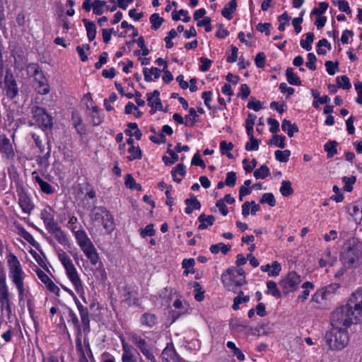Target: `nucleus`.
I'll list each match as a JSON object with an SVG mask.
<instances>
[{"mask_svg":"<svg viewBox=\"0 0 362 362\" xmlns=\"http://www.w3.org/2000/svg\"><path fill=\"white\" fill-rule=\"evenodd\" d=\"M340 259L348 268L357 267L362 264V243L352 238L346 240L341 249Z\"/></svg>","mask_w":362,"mask_h":362,"instance_id":"1","label":"nucleus"},{"mask_svg":"<svg viewBox=\"0 0 362 362\" xmlns=\"http://www.w3.org/2000/svg\"><path fill=\"white\" fill-rule=\"evenodd\" d=\"M58 258L64 266L66 274L73 284L76 292L80 296L83 300L86 303L84 296L85 292L83 285L72 260L66 254V252L62 250L58 253Z\"/></svg>","mask_w":362,"mask_h":362,"instance_id":"2","label":"nucleus"},{"mask_svg":"<svg viewBox=\"0 0 362 362\" xmlns=\"http://www.w3.org/2000/svg\"><path fill=\"white\" fill-rule=\"evenodd\" d=\"M332 325L336 327L348 328L354 323H360L356 315L348 303L337 308L331 315Z\"/></svg>","mask_w":362,"mask_h":362,"instance_id":"3","label":"nucleus"},{"mask_svg":"<svg viewBox=\"0 0 362 362\" xmlns=\"http://www.w3.org/2000/svg\"><path fill=\"white\" fill-rule=\"evenodd\" d=\"M221 279L228 291H233L235 288L246 284L244 270L235 267L228 269L222 274Z\"/></svg>","mask_w":362,"mask_h":362,"instance_id":"4","label":"nucleus"},{"mask_svg":"<svg viewBox=\"0 0 362 362\" xmlns=\"http://www.w3.org/2000/svg\"><path fill=\"white\" fill-rule=\"evenodd\" d=\"M325 339L330 349L340 350L348 344L349 338L346 329L334 327L326 333Z\"/></svg>","mask_w":362,"mask_h":362,"instance_id":"5","label":"nucleus"},{"mask_svg":"<svg viewBox=\"0 0 362 362\" xmlns=\"http://www.w3.org/2000/svg\"><path fill=\"white\" fill-rule=\"evenodd\" d=\"M7 262L9 268V276L16 286L19 296L23 298L24 292L23 281L24 272L22 269L20 262L13 254H10L8 257Z\"/></svg>","mask_w":362,"mask_h":362,"instance_id":"6","label":"nucleus"},{"mask_svg":"<svg viewBox=\"0 0 362 362\" xmlns=\"http://www.w3.org/2000/svg\"><path fill=\"white\" fill-rule=\"evenodd\" d=\"M91 220L96 224L103 226L107 233L115 229L114 218L110 211L105 207H95L90 214Z\"/></svg>","mask_w":362,"mask_h":362,"instance_id":"7","label":"nucleus"},{"mask_svg":"<svg viewBox=\"0 0 362 362\" xmlns=\"http://www.w3.org/2000/svg\"><path fill=\"white\" fill-rule=\"evenodd\" d=\"M302 281L301 276L296 272H290L279 282L283 293L287 296L298 289Z\"/></svg>","mask_w":362,"mask_h":362,"instance_id":"8","label":"nucleus"},{"mask_svg":"<svg viewBox=\"0 0 362 362\" xmlns=\"http://www.w3.org/2000/svg\"><path fill=\"white\" fill-rule=\"evenodd\" d=\"M31 113L37 126L44 129L52 128V118L45 109L34 105L31 107Z\"/></svg>","mask_w":362,"mask_h":362,"instance_id":"9","label":"nucleus"},{"mask_svg":"<svg viewBox=\"0 0 362 362\" xmlns=\"http://www.w3.org/2000/svg\"><path fill=\"white\" fill-rule=\"evenodd\" d=\"M346 303L354 312L359 322H362V288H359L353 292Z\"/></svg>","mask_w":362,"mask_h":362,"instance_id":"10","label":"nucleus"},{"mask_svg":"<svg viewBox=\"0 0 362 362\" xmlns=\"http://www.w3.org/2000/svg\"><path fill=\"white\" fill-rule=\"evenodd\" d=\"M16 192L18 197V204L23 212L30 215L35 207V204L32 202L31 198L25 188L21 185L17 186Z\"/></svg>","mask_w":362,"mask_h":362,"instance_id":"11","label":"nucleus"},{"mask_svg":"<svg viewBox=\"0 0 362 362\" xmlns=\"http://www.w3.org/2000/svg\"><path fill=\"white\" fill-rule=\"evenodd\" d=\"M4 83L6 95L11 100L14 99L18 95L19 90L17 81L10 70L6 71Z\"/></svg>","mask_w":362,"mask_h":362,"instance_id":"12","label":"nucleus"},{"mask_svg":"<svg viewBox=\"0 0 362 362\" xmlns=\"http://www.w3.org/2000/svg\"><path fill=\"white\" fill-rule=\"evenodd\" d=\"M132 341L136 346L143 355L149 361L155 362V356L146 340L136 333L130 335Z\"/></svg>","mask_w":362,"mask_h":362,"instance_id":"13","label":"nucleus"},{"mask_svg":"<svg viewBox=\"0 0 362 362\" xmlns=\"http://www.w3.org/2000/svg\"><path fill=\"white\" fill-rule=\"evenodd\" d=\"M0 304L1 308L11 311L9 293L6 284V276L3 272H0Z\"/></svg>","mask_w":362,"mask_h":362,"instance_id":"14","label":"nucleus"},{"mask_svg":"<svg viewBox=\"0 0 362 362\" xmlns=\"http://www.w3.org/2000/svg\"><path fill=\"white\" fill-rule=\"evenodd\" d=\"M161 356L165 362H185V361L175 352L172 344H167Z\"/></svg>","mask_w":362,"mask_h":362,"instance_id":"15","label":"nucleus"},{"mask_svg":"<svg viewBox=\"0 0 362 362\" xmlns=\"http://www.w3.org/2000/svg\"><path fill=\"white\" fill-rule=\"evenodd\" d=\"M36 274L37 277L43 282L47 288L54 293H58L59 292V287L49 279V277L41 269H37L36 271Z\"/></svg>","mask_w":362,"mask_h":362,"instance_id":"16","label":"nucleus"},{"mask_svg":"<svg viewBox=\"0 0 362 362\" xmlns=\"http://www.w3.org/2000/svg\"><path fill=\"white\" fill-rule=\"evenodd\" d=\"M0 151L4 153L8 158L14 156L12 144L9 139L4 134L0 135Z\"/></svg>","mask_w":362,"mask_h":362,"instance_id":"17","label":"nucleus"},{"mask_svg":"<svg viewBox=\"0 0 362 362\" xmlns=\"http://www.w3.org/2000/svg\"><path fill=\"white\" fill-rule=\"evenodd\" d=\"M77 308L79 311L81 322L83 325V329L85 332H90V326H89V312L87 308L83 306V305L79 302L78 300H75Z\"/></svg>","mask_w":362,"mask_h":362,"instance_id":"18","label":"nucleus"},{"mask_svg":"<svg viewBox=\"0 0 362 362\" xmlns=\"http://www.w3.org/2000/svg\"><path fill=\"white\" fill-rule=\"evenodd\" d=\"M40 217L45 224L46 228L49 229L57 223L54 221V210L49 207L41 211Z\"/></svg>","mask_w":362,"mask_h":362,"instance_id":"19","label":"nucleus"},{"mask_svg":"<svg viewBox=\"0 0 362 362\" xmlns=\"http://www.w3.org/2000/svg\"><path fill=\"white\" fill-rule=\"evenodd\" d=\"M47 230L50 233L54 235L55 239L59 244L66 245L69 243L67 237L64 234V231L61 229V228L57 225V223Z\"/></svg>","mask_w":362,"mask_h":362,"instance_id":"20","label":"nucleus"},{"mask_svg":"<svg viewBox=\"0 0 362 362\" xmlns=\"http://www.w3.org/2000/svg\"><path fill=\"white\" fill-rule=\"evenodd\" d=\"M123 301L129 306L139 305L140 304L136 292L133 290H130L129 288H125L124 289Z\"/></svg>","mask_w":362,"mask_h":362,"instance_id":"21","label":"nucleus"},{"mask_svg":"<svg viewBox=\"0 0 362 362\" xmlns=\"http://www.w3.org/2000/svg\"><path fill=\"white\" fill-rule=\"evenodd\" d=\"M160 93L158 90H155L153 93H147L148 105L156 110H162L163 106L160 99L159 98Z\"/></svg>","mask_w":362,"mask_h":362,"instance_id":"22","label":"nucleus"},{"mask_svg":"<svg viewBox=\"0 0 362 362\" xmlns=\"http://www.w3.org/2000/svg\"><path fill=\"white\" fill-rule=\"evenodd\" d=\"M122 362H137L136 358L134 356L132 351V347L127 344L124 340L122 339Z\"/></svg>","mask_w":362,"mask_h":362,"instance_id":"23","label":"nucleus"},{"mask_svg":"<svg viewBox=\"0 0 362 362\" xmlns=\"http://www.w3.org/2000/svg\"><path fill=\"white\" fill-rule=\"evenodd\" d=\"M158 322L157 316L151 313H144L140 317V323L141 325L147 327H153Z\"/></svg>","mask_w":362,"mask_h":362,"instance_id":"24","label":"nucleus"},{"mask_svg":"<svg viewBox=\"0 0 362 362\" xmlns=\"http://www.w3.org/2000/svg\"><path fill=\"white\" fill-rule=\"evenodd\" d=\"M75 238L77 240L78 244L81 247V249L87 247L88 245L92 244V242L87 236L86 232L83 230H77L74 233Z\"/></svg>","mask_w":362,"mask_h":362,"instance_id":"25","label":"nucleus"},{"mask_svg":"<svg viewBox=\"0 0 362 362\" xmlns=\"http://www.w3.org/2000/svg\"><path fill=\"white\" fill-rule=\"evenodd\" d=\"M186 174V168L182 163L177 164L171 171L173 180L180 183Z\"/></svg>","mask_w":362,"mask_h":362,"instance_id":"26","label":"nucleus"},{"mask_svg":"<svg viewBox=\"0 0 362 362\" xmlns=\"http://www.w3.org/2000/svg\"><path fill=\"white\" fill-rule=\"evenodd\" d=\"M81 250L83 251L86 256L90 260L91 264H96L98 263L99 257L93 243Z\"/></svg>","mask_w":362,"mask_h":362,"instance_id":"27","label":"nucleus"},{"mask_svg":"<svg viewBox=\"0 0 362 362\" xmlns=\"http://www.w3.org/2000/svg\"><path fill=\"white\" fill-rule=\"evenodd\" d=\"M337 260V257L332 255L329 250H327L319 260V264L321 267L327 266L332 267Z\"/></svg>","mask_w":362,"mask_h":362,"instance_id":"28","label":"nucleus"},{"mask_svg":"<svg viewBox=\"0 0 362 362\" xmlns=\"http://www.w3.org/2000/svg\"><path fill=\"white\" fill-rule=\"evenodd\" d=\"M237 8V2L235 0H231L229 3L226 4L224 8L221 11L222 16L227 18L228 20H230L233 18V13L235 11Z\"/></svg>","mask_w":362,"mask_h":362,"instance_id":"29","label":"nucleus"},{"mask_svg":"<svg viewBox=\"0 0 362 362\" xmlns=\"http://www.w3.org/2000/svg\"><path fill=\"white\" fill-rule=\"evenodd\" d=\"M185 203L187 205L185 208V212L187 214H192L194 209L197 210L201 208L200 202L194 196H192L189 199H185Z\"/></svg>","mask_w":362,"mask_h":362,"instance_id":"30","label":"nucleus"},{"mask_svg":"<svg viewBox=\"0 0 362 362\" xmlns=\"http://www.w3.org/2000/svg\"><path fill=\"white\" fill-rule=\"evenodd\" d=\"M281 129L284 132H286L289 137H292L294 133L298 132L299 129L296 124H292L291 121L284 119L281 124Z\"/></svg>","mask_w":362,"mask_h":362,"instance_id":"31","label":"nucleus"},{"mask_svg":"<svg viewBox=\"0 0 362 362\" xmlns=\"http://www.w3.org/2000/svg\"><path fill=\"white\" fill-rule=\"evenodd\" d=\"M83 24L85 25L86 32H87V36L89 40V41H93L96 35V25L95 24L88 21L86 18L83 19Z\"/></svg>","mask_w":362,"mask_h":362,"instance_id":"32","label":"nucleus"},{"mask_svg":"<svg viewBox=\"0 0 362 362\" xmlns=\"http://www.w3.org/2000/svg\"><path fill=\"white\" fill-rule=\"evenodd\" d=\"M198 221L200 222L198 228L199 230H204L208 226H212L215 218L212 215L206 216L204 214H202L198 217Z\"/></svg>","mask_w":362,"mask_h":362,"instance_id":"33","label":"nucleus"},{"mask_svg":"<svg viewBox=\"0 0 362 362\" xmlns=\"http://www.w3.org/2000/svg\"><path fill=\"white\" fill-rule=\"evenodd\" d=\"M144 80L147 82H150L152 81L151 76H154L155 79H157L160 77L161 71L156 67H153L151 69L144 68L143 70Z\"/></svg>","mask_w":362,"mask_h":362,"instance_id":"34","label":"nucleus"},{"mask_svg":"<svg viewBox=\"0 0 362 362\" xmlns=\"http://www.w3.org/2000/svg\"><path fill=\"white\" fill-rule=\"evenodd\" d=\"M231 246L220 243L216 245H211L209 250L211 253L217 254L221 250L224 255L227 254L230 250Z\"/></svg>","mask_w":362,"mask_h":362,"instance_id":"35","label":"nucleus"},{"mask_svg":"<svg viewBox=\"0 0 362 362\" xmlns=\"http://www.w3.org/2000/svg\"><path fill=\"white\" fill-rule=\"evenodd\" d=\"M286 76L288 82L291 85L299 86L301 84L300 78L294 74L292 68H287L286 71Z\"/></svg>","mask_w":362,"mask_h":362,"instance_id":"36","label":"nucleus"},{"mask_svg":"<svg viewBox=\"0 0 362 362\" xmlns=\"http://www.w3.org/2000/svg\"><path fill=\"white\" fill-rule=\"evenodd\" d=\"M280 193L284 197H288L293 193L291 182L288 180H284L279 189Z\"/></svg>","mask_w":362,"mask_h":362,"instance_id":"37","label":"nucleus"},{"mask_svg":"<svg viewBox=\"0 0 362 362\" xmlns=\"http://www.w3.org/2000/svg\"><path fill=\"white\" fill-rule=\"evenodd\" d=\"M198 117V115L197 114L194 108H190L189 110V113L185 117V124L187 127H193L197 122L196 118Z\"/></svg>","mask_w":362,"mask_h":362,"instance_id":"38","label":"nucleus"},{"mask_svg":"<svg viewBox=\"0 0 362 362\" xmlns=\"http://www.w3.org/2000/svg\"><path fill=\"white\" fill-rule=\"evenodd\" d=\"M182 266L184 269H185V270L183 272L184 275L187 276L189 273H191V274L194 273V259L189 258V259H183L182 262Z\"/></svg>","mask_w":362,"mask_h":362,"instance_id":"39","label":"nucleus"},{"mask_svg":"<svg viewBox=\"0 0 362 362\" xmlns=\"http://www.w3.org/2000/svg\"><path fill=\"white\" fill-rule=\"evenodd\" d=\"M337 142L335 141H330L324 145V149L327 152L328 158H332L337 153Z\"/></svg>","mask_w":362,"mask_h":362,"instance_id":"40","label":"nucleus"},{"mask_svg":"<svg viewBox=\"0 0 362 362\" xmlns=\"http://www.w3.org/2000/svg\"><path fill=\"white\" fill-rule=\"evenodd\" d=\"M302 288L304 289V291L302 294L298 296V300L304 302L305 300H307L308 296L310 295L309 289L313 288V284L310 281H306L303 284Z\"/></svg>","mask_w":362,"mask_h":362,"instance_id":"41","label":"nucleus"},{"mask_svg":"<svg viewBox=\"0 0 362 362\" xmlns=\"http://www.w3.org/2000/svg\"><path fill=\"white\" fill-rule=\"evenodd\" d=\"M314 40V34L313 33H308L306 34V38L305 40H301L300 42V46L306 49L307 51H310L312 49V43Z\"/></svg>","mask_w":362,"mask_h":362,"instance_id":"42","label":"nucleus"},{"mask_svg":"<svg viewBox=\"0 0 362 362\" xmlns=\"http://www.w3.org/2000/svg\"><path fill=\"white\" fill-rule=\"evenodd\" d=\"M128 151L130 153V155L127 156L129 160L141 158V150L139 146L135 147L134 146H132L129 148Z\"/></svg>","mask_w":362,"mask_h":362,"instance_id":"43","label":"nucleus"},{"mask_svg":"<svg viewBox=\"0 0 362 362\" xmlns=\"http://www.w3.org/2000/svg\"><path fill=\"white\" fill-rule=\"evenodd\" d=\"M336 81L338 88H341L346 90L351 88V84L346 76H337Z\"/></svg>","mask_w":362,"mask_h":362,"instance_id":"44","label":"nucleus"},{"mask_svg":"<svg viewBox=\"0 0 362 362\" xmlns=\"http://www.w3.org/2000/svg\"><path fill=\"white\" fill-rule=\"evenodd\" d=\"M243 295V291H240L238 293V296H236L234 298L233 304V308L235 310H237L239 309V305L242 303H246L250 300V296H242Z\"/></svg>","mask_w":362,"mask_h":362,"instance_id":"45","label":"nucleus"},{"mask_svg":"<svg viewBox=\"0 0 362 362\" xmlns=\"http://www.w3.org/2000/svg\"><path fill=\"white\" fill-rule=\"evenodd\" d=\"M270 175V171L268 167L262 165L259 168L254 172V176L256 179H264Z\"/></svg>","mask_w":362,"mask_h":362,"instance_id":"46","label":"nucleus"},{"mask_svg":"<svg viewBox=\"0 0 362 362\" xmlns=\"http://www.w3.org/2000/svg\"><path fill=\"white\" fill-rule=\"evenodd\" d=\"M285 139L284 136L281 135H274L269 141V144L279 146L281 148L285 147Z\"/></svg>","mask_w":362,"mask_h":362,"instance_id":"47","label":"nucleus"},{"mask_svg":"<svg viewBox=\"0 0 362 362\" xmlns=\"http://www.w3.org/2000/svg\"><path fill=\"white\" fill-rule=\"evenodd\" d=\"M267 292L272 294L274 297L280 298L281 294L279 289L277 288V284L272 281H268L267 284Z\"/></svg>","mask_w":362,"mask_h":362,"instance_id":"48","label":"nucleus"},{"mask_svg":"<svg viewBox=\"0 0 362 362\" xmlns=\"http://www.w3.org/2000/svg\"><path fill=\"white\" fill-rule=\"evenodd\" d=\"M256 119V116L252 113H249L247 118L245 121V128L247 130V134L248 135H251L253 133V126L255 124V121Z\"/></svg>","mask_w":362,"mask_h":362,"instance_id":"49","label":"nucleus"},{"mask_svg":"<svg viewBox=\"0 0 362 362\" xmlns=\"http://www.w3.org/2000/svg\"><path fill=\"white\" fill-rule=\"evenodd\" d=\"M275 158L277 160L283 163H286L288 160L291 151L289 150L280 151L277 150L274 153Z\"/></svg>","mask_w":362,"mask_h":362,"instance_id":"50","label":"nucleus"},{"mask_svg":"<svg viewBox=\"0 0 362 362\" xmlns=\"http://www.w3.org/2000/svg\"><path fill=\"white\" fill-rule=\"evenodd\" d=\"M42 81L37 82L38 86H36L37 92L42 95H45L49 93V88L45 77H41Z\"/></svg>","mask_w":362,"mask_h":362,"instance_id":"51","label":"nucleus"},{"mask_svg":"<svg viewBox=\"0 0 362 362\" xmlns=\"http://www.w3.org/2000/svg\"><path fill=\"white\" fill-rule=\"evenodd\" d=\"M106 6V2L102 0H95L93 2V11L95 15H101L103 13V7Z\"/></svg>","mask_w":362,"mask_h":362,"instance_id":"52","label":"nucleus"},{"mask_svg":"<svg viewBox=\"0 0 362 362\" xmlns=\"http://www.w3.org/2000/svg\"><path fill=\"white\" fill-rule=\"evenodd\" d=\"M150 21L152 24V29H158L163 22V18L160 17L158 13H153L150 17Z\"/></svg>","mask_w":362,"mask_h":362,"instance_id":"53","label":"nucleus"},{"mask_svg":"<svg viewBox=\"0 0 362 362\" xmlns=\"http://www.w3.org/2000/svg\"><path fill=\"white\" fill-rule=\"evenodd\" d=\"M249 136H250V141L246 143L245 149L248 151H257L259 148V141L255 139L253 134Z\"/></svg>","mask_w":362,"mask_h":362,"instance_id":"54","label":"nucleus"},{"mask_svg":"<svg viewBox=\"0 0 362 362\" xmlns=\"http://www.w3.org/2000/svg\"><path fill=\"white\" fill-rule=\"evenodd\" d=\"M342 180L344 183V189L346 192H351L353 189L352 185L356 182L355 176L344 177Z\"/></svg>","mask_w":362,"mask_h":362,"instance_id":"55","label":"nucleus"},{"mask_svg":"<svg viewBox=\"0 0 362 362\" xmlns=\"http://www.w3.org/2000/svg\"><path fill=\"white\" fill-rule=\"evenodd\" d=\"M260 203H267L271 206H274L276 204V199L272 193H264L261 199Z\"/></svg>","mask_w":362,"mask_h":362,"instance_id":"56","label":"nucleus"},{"mask_svg":"<svg viewBox=\"0 0 362 362\" xmlns=\"http://www.w3.org/2000/svg\"><path fill=\"white\" fill-rule=\"evenodd\" d=\"M278 20L280 22L278 29L280 31H284L285 30L286 25H288L290 17L286 13H284L279 16Z\"/></svg>","mask_w":362,"mask_h":362,"instance_id":"57","label":"nucleus"},{"mask_svg":"<svg viewBox=\"0 0 362 362\" xmlns=\"http://www.w3.org/2000/svg\"><path fill=\"white\" fill-rule=\"evenodd\" d=\"M325 65L326 66V70L329 75H334L338 70V62H333L332 61H327L325 62Z\"/></svg>","mask_w":362,"mask_h":362,"instance_id":"58","label":"nucleus"},{"mask_svg":"<svg viewBox=\"0 0 362 362\" xmlns=\"http://www.w3.org/2000/svg\"><path fill=\"white\" fill-rule=\"evenodd\" d=\"M193 287L194 288V291H196L194 298L199 302L202 301L204 299V291H201L202 286L199 282H194Z\"/></svg>","mask_w":362,"mask_h":362,"instance_id":"59","label":"nucleus"},{"mask_svg":"<svg viewBox=\"0 0 362 362\" xmlns=\"http://www.w3.org/2000/svg\"><path fill=\"white\" fill-rule=\"evenodd\" d=\"M308 61L305 62L306 66L312 71L316 70L317 67L315 65V62L317 58L313 53L308 54Z\"/></svg>","mask_w":362,"mask_h":362,"instance_id":"60","label":"nucleus"},{"mask_svg":"<svg viewBox=\"0 0 362 362\" xmlns=\"http://www.w3.org/2000/svg\"><path fill=\"white\" fill-rule=\"evenodd\" d=\"M155 235V230L153 229V224L147 225L144 229L140 230V235L142 238L146 236H153Z\"/></svg>","mask_w":362,"mask_h":362,"instance_id":"61","label":"nucleus"},{"mask_svg":"<svg viewBox=\"0 0 362 362\" xmlns=\"http://www.w3.org/2000/svg\"><path fill=\"white\" fill-rule=\"evenodd\" d=\"M76 350L80 356L79 362H88L86 357L80 339H76Z\"/></svg>","mask_w":362,"mask_h":362,"instance_id":"62","label":"nucleus"},{"mask_svg":"<svg viewBox=\"0 0 362 362\" xmlns=\"http://www.w3.org/2000/svg\"><path fill=\"white\" fill-rule=\"evenodd\" d=\"M236 182V174L235 172H229L226 174L225 183L227 186L233 187Z\"/></svg>","mask_w":362,"mask_h":362,"instance_id":"63","label":"nucleus"},{"mask_svg":"<svg viewBox=\"0 0 362 362\" xmlns=\"http://www.w3.org/2000/svg\"><path fill=\"white\" fill-rule=\"evenodd\" d=\"M355 88L357 91L358 98L356 99V102L362 105V82L358 81L355 83Z\"/></svg>","mask_w":362,"mask_h":362,"instance_id":"64","label":"nucleus"}]
</instances>
